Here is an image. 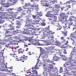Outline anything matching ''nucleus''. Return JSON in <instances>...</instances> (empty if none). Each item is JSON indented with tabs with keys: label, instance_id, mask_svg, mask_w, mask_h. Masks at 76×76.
<instances>
[{
	"label": "nucleus",
	"instance_id": "f257e3e1",
	"mask_svg": "<svg viewBox=\"0 0 76 76\" xmlns=\"http://www.w3.org/2000/svg\"><path fill=\"white\" fill-rule=\"evenodd\" d=\"M32 22V19H29V20L28 21V22H26V24H25V26L24 28H23V29H24V30L26 29V31L28 30L27 29H32V28L31 27H29L31 26L32 27H34L33 25L31 23Z\"/></svg>",
	"mask_w": 76,
	"mask_h": 76
},
{
	"label": "nucleus",
	"instance_id": "f03ea898",
	"mask_svg": "<svg viewBox=\"0 0 76 76\" xmlns=\"http://www.w3.org/2000/svg\"><path fill=\"white\" fill-rule=\"evenodd\" d=\"M74 63L72 64V65L68 66V69H70V70H76V65H75V64H74Z\"/></svg>",
	"mask_w": 76,
	"mask_h": 76
},
{
	"label": "nucleus",
	"instance_id": "7ed1b4c3",
	"mask_svg": "<svg viewBox=\"0 0 76 76\" xmlns=\"http://www.w3.org/2000/svg\"><path fill=\"white\" fill-rule=\"evenodd\" d=\"M52 13V12L51 11H48L46 14V17H50V18H51V16H53V14H51Z\"/></svg>",
	"mask_w": 76,
	"mask_h": 76
},
{
	"label": "nucleus",
	"instance_id": "20e7f679",
	"mask_svg": "<svg viewBox=\"0 0 76 76\" xmlns=\"http://www.w3.org/2000/svg\"><path fill=\"white\" fill-rule=\"evenodd\" d=\"M54 55L55 56L53 57V59H52L53 60V61H57L58 60V57L57 56H56V54H54Z\"/></svg>",
	"mask_w": 76,
	"mask_h": 76
},
{
	"label": "nucleus",
	"instance_id": "39448f33",
	"mask_svg": "<svg viewBox=\"0 0 76 76\" xmlns=\"http://www.w3.org/2000/svg\"><path fill=\"white\" fill-rule=\"evenodd\" d=\"M48 40L51 41V42L54 41V37L52 35H50L48 37Z\"/></svg>",
	"mask_w": 76,
	"mask_h": 76
},
{
	"label": "nucleus",
	"instance_id": "423d86ee",
	"mask_svg": "<svg viewBox=\"0 0 76 76\" xmlns=\"http://www.w3.org/2000/svg\"><path fill=\"white\" fill-rule=\"evenodd\" d=\"M9 32H10V31H9L7 30L6 31L5 34H7L5 35V38H7V37H10L12 36V35L10 34V33H9Z\"/></svg>",
	"mask_w": 76,
	"mask_h": 76
},
{
	"label": "nucleus",
	"instance_id": "0eeeda50",
	"mask_svg": "<svg viewBox=\"0 0 76 76\" xmlns=\"http://www.w3.org/2000/svg\"><path fill=\"white\" fill-rule=\"evenodd\" d=\"M69 56L70 57H76V53L73 52H72L70 53Z\"/></svg>",
	"mask_w": 76,
	"mask_h": 76
},
{
	"label": "nucleus",
	"instance_id": "6e6552de",
	"mask_svg": "<svg viewBox=\"0 0 76 76\" xmlns=\"http://www.w3.org/2000/svg\"><path fill=\"white\" fill-rule=\"evenodd\" d=\"M64 74H65V75H69V73H70V72H68L67 71V69L66 68H64Z\"/></svg>",
	"mask_w": 76,
	"mask_h": 76
},
{
	"label": "nucleus",
	"instance_id": "1a4fd4ad",
	"mask_svg": "<svg viewBox=\"0 0 76 76\" xmlns=\"http://www.w3.org/2000/svg\"><path fill=\"white\" fill-rule=\"evenodd\" d=\"M23 29L24 30V31H22L23 34H29V32L27 31H28V29L27 30H26V29L25 30L24 29Z\"/></svg>",
	"mask_w": 76,
	"mask_h": 76
},
{
	"label": "nucleus",
	"instance_id": "9d476101",
	"mask_svg": "<svg viewBox=\"0 0 76 76\" xmlns=\"http://www.w3.org/2000/svg\"><path fill=\"white\" fill-rule=\"evenodd\" d=\"M8 13H9L10 15H12V16H16V14H15V13L13 12V11L8 12Z\"/></svg>",
	"mask_w": 76,
	"mask_h": 76
},
{
	"label": "nucleus",
	"instance_id": "9b49d317",
	"mask_svg": "<svg viewBox=\"0 0 76 76\" xmlns=\"http://www.w3.org/2000/svg\"><path fill=\"white\" fill-rule=\"evenodd\" d=\"M47 31H46V32L45 33L44 32H43L44 34H43V35L44 36H43V37L41 38L42 39H44V38H45V36H47V35H48V34H47Z\"/></svg>",
	"mask_w": 76,
	"mask_h": 76
},
{
	"label": "nucleus",
	"instance_id": "f8f14e48",
	"mask_svg": "<svg viewBox=\"0 0 76 76\" xmlns=\"http://www.w3.org/2000/svg\"><path fill=\"white\" fill-rule=\"evenodd\" d=\"M60 7H53V10H55V11H58L59 10V9H60Z\"/></svg>",
	"mask_w": 76,
	"mask_h": 76
},
{
	"label": "nucleus",
	"instance_id": "ddd939ff",
	"mask_svg": "<svg viewBox=\"0 0 76 76\" xmlns=\"http://www.w3.org/2000/svg\"><path fill=\"white\" fill-rule=\"evenodd\" d=\"M47 2V0H42L40 1V3L41 4H44L45 3Z\"/></svg>",
	"mask_w": 76,
	"mask_h": 76
},
{
	"label": "nucleus",
	"instance_id": "4468645a",
	"mask_svg": "<svg viewBox=\"0 0 76 76\" xmlns=\"http://www.w3.org/2000/svg\"><path fill=\"white\" fill-rule=\"evenodd\" d=\"M69 59H72L73 61H76V57H69Z\"/></svg>",
	"mask_w": 76,
	"mask_h": 76
},
{
	"label": "nucleus",
	"instance_id": "2eb2a0df",
	"mask_svg": "<svg viewBox=\"0 0 76 76\" xmlns=\"http://www.w3.org/2000/svg\"><path fill=\"white\" fill-rule=\"evenodd\" d=\"M43 61H47L48 63H51V62H54V61L53 60L50 61V60H48V61H47V59H42Z\"/></svg>",
	"mask_w": 76,
	"mask_h": 76
},
{
	"label": "nucleus",
	"instance_id": "dca6fc26",
	"mask_svg": "<svg viewBox=\"0 0 76 76\" xmlns=\"http://www.w3.org/2000/svg\"><path fill=\"white\" fill-rule=\"evenodd\" d=\"M8 26L10 28H11L10 29H8V30L10 29V30H13L15 29L14 28H13V26L12 25L10 24Z\"/></svg>",
	"mask_w": 76,
	"mask_h": 76
},
{
	"label": "nucleus",
	"instance_id": "f3484780",
	"mask_svg": "<svg viewBox=\"0 0 76 76\" xmlns=\"http://www.w3.org/2000/svg\"><path fill=\"white\" fill-rule=\"evenodd\" d=\"M32 73L34 72L33 73H32V74L33 75V74H38V72H37V69H35L34 70H33L32 71Z\"/></svg>",
	"mask_w": 76,
	"mask_h": 76
},
{
	"label": "nucleus",
	"instance_id": "a211bd4d",
	"mask_svg": "<svg viewBox=\"0 0 76 76\" xmlns=\"http://www.w3.org/2000/svg\"><path fill=\"white\" fill-rule=\"evenodd\" d=\"M40 20H33V22H34V23H36L37 24V25L38 24H39V23H38L39 22Z\"/></svg>",
	"mask_w": 76,
	"mask_h": 76
},
{
	"label": "nucleus",
	"instance_id": "6ab92c4d",
	"mask_svg": "<svg viewBox=\"0 0 76 76\" xmlns=\"http://www.w3.org/2000/svg\"><path fill=\"white\" fill-rule=\"evenodd\" d=\"M66 15V14L64 13H61L59 15L62 17V18H64V15Z\"/></svg>",
	"mask_w": 76,
	"mask_h": 76
},
{
	"label": "nucleus",
	"instance_id": "aec40b11",
	"mask_svg": "<svg viewBox=\"0 0 76 76\" xmlns=\"http://www.w3.org/2000/svg\"><path fill=\"white\" fill-rule=\"evenodd\" d=\"M46 32L48 34H54L55 32H53L52 31H46Z\"/></svg>",
	"mask_w": 76,
	"mask_h": 76
},
{
	"label": "nucleus",
	"instance_id": "412c9836",
	"mask_svg": "<svg viewBox=\"0 0 76 76\" xmlns=\"http://www.w3.org/2000/svg\"><path fill=\"white\" fill-rule=\"evenodd\" d=\"M39 69V67L38 66L37 67V64H36V65L35 66V67H32V69Z\"/></svg>",
	"mask_w": 76,
	"mask_h": 76
},
{
	"label": "nucleus",
	"instance_id": "4be33fe9",
	"mask_svg": "<svg viewBox=\"0 0 76 76\" xmlns=\"http://www.w3.org/2000/svg\"><path fill=\"white\" fill-rule=\"evenodd\" d=\"M62 34L64 35V36H67V31H63L62 32Z\"/></svg>",
	"mask_w": 76,
	"mask_h": 76
},
{
	"label": "nucleus",
	"instance_id": "5701e85b",
	"mask_svg": "<svg viewBox=\"0 0 76 76\" xmlns=\"http://www.w3.org/2000/svg\"><path fill=\"white\" fill-rule=\"evenodd\" d=\"M39 16H42V14L39 15L38 14L36 15V19H40V18L39 17Z\"/></svg>",
	"mask_w": 76,
	"mask_h": 76
},
{
	"label": "nucleus",
	"instance_id": "b1692460",
	"mask_svg": "<svg viewBox=\"0 0 76 76\" xmlns=\"http://www.w3.org/2000/svg\"><path fill=\"white\" fill-rule=\"evenodd\" d=\"M69 75H72L71 76H76V75H75V74H73V71H69Z\"/></svg>",
	"mask_w": 76,
	"mask_h": 76
},
{
	"label": "nucleus",
	"instance_id": "393cba45",
	"mask_svg": "<svg viewBox=\"0 0 76 76\" xmlns=\"http://www.w3.org/2000/svg\"><path fill=\"white\" fill-rule=\"evenodd\" d=\"M41 54H45L46 53H46V52H45V50H41Z\"/></svg>",
	"mask_w": 76,
	"mask_h": 76
},
{
	"label": "nucleus",
	"instance_id": "a878e982",
	"mask_svg": "<svg viewBox=\"0 0 76 76\" xmlns=\"http://www.w3.org/2000/svg\"><path fill=\"white\" fill-rule=\"evenodd\" d=\"M54 67V66L53 64H50L49 65V68L50 69H53V68Z\"/></svg>",
	"mask_w": 76,
	"mask_h": 76
},
{
	"label": "nucleus",
	"instance_id": "bb28decb",
	"mask_svg": "<svg viewBox=\"0 0 76 76\" xmlns=\"http://www.w3.org/2000/svg\"><path fill=\"white\" fill-rule=\"evenodd\" d=\"M4 18H1L0 19V23L1 24V23H3L4 22Z\"/></svg>",
	"mask_w": 76,
	"mask_h": 76
},
{
	"label": "nucleus",
	"instance_id": "cd10ccee",
	"mask_svg": "<svg viewBox=\"0 0 76 76\" xmlns=\"http://www.w3.org/2000/svg\"><path fill=\"white\" fill-rule=\"evenodd\" d=\"M51 70H52V71H54V72H57V71H58V70H57V68L56 67L51 69Z\"/></svg>",
	"mask_w": 76,
	"mask_h": 76
},
{
	"label": "nucleus",
	"instance_id": "c85d7f7f",
	"mask_svg": "<svg viewBox=\"0 0 76 76\" xmlns=\"http://www.w3.org/2000/svg\"><path fill=\"white\" fill-rule=\"evenodd\" d=\"M70 39H71V41H72V44L73 45H74L75 43V41L74 39L72 37H70Z\"/></svg>",
	"mask_w": 76,
	"mask_h": 76
},
{
	"label": "nucleus",
	"instance_id": "c756f323",
	"mask_svg": "<svg viewBox=\"0 0 76 76\" xmlns=\"http://www.w3.org/2000/svg\"><path fill=\"white\" fill-rule=\"evenodd\" d=\"M70 38H72V37H73V38H75V36L74 35V34L73 33H71V34L70 35Z\"/></svg>",
	"mask_w": 76,
	"mask_h": 76
},
{
	"label": "nucleus",
	"instance_id": "7c9ffc66",
	"mask_svg": "<svg viewBox=\"0 0 76 76\" xmlns=\"http://www.w3.org/2000/svg\"><path fill=\"white\" fill-rule=\"evenodd\" d=\"M31 7H38V5H36L35 4H33V5H31Z\"/></svg>",
	"mask_w": 76,
	"mask_h": 76
},
{
	"label": "nucleus",
	"instance_id": "2f4dec72",
	"mask_svg": "<svg viewBox=\"0 0 76 76\" xmlns=\"http://www.w3.org/2000/svg\"><path fill=\"white\" fill-rule=\"evenodd\" d=\"M36 45H44L42 44H40L39 42H37L36 43Z\"/></svg>",
	"mask_w": 76,
	"mask_h": 76
},
{
	"label": "nucleus",
	"instance_id": "473e14b6",
	"mask_svg": "<svg viewBox=\"0 0 76 76\" xmlns=\"http://www.w3.org/2000/svg\"><path fill=\"white\" fill-rule=\"evenodd\" d=\"M26 57V56H25V55H23V56H22L21 57V58H23V60H27V58H25Z\"/></svg>",
	"mask_w": 76,
	"mask_h": 76
},
{
	"label": "nucleus",
	"instance_id": "72a5a7b5",
	"mask_svg": "<svg viewBox=\"0 0 76 76\" xmlns=\"http://www.w3.org/2000/svg\"><path fill=\"white\" fill-rule=\"evenodd\" d=\"M51 18H52V20L53 19H54L55 20L57 19V17L56 16H54L52 15V16H51Z\"/></svg>",
	"mask_w": 76,
	"mask_h": 76
},
{
	"label": "nucleus",
	"instance_id": "f704fd0d",
	"mask_svg": "<svg viewBox=\"0 0 76 76\" xmlns=\"http://www.w3.org/2000/svg\"><path fill=\"white\" fill-rule=\"evenodd\" d=\"M61 18H62V19L64 22H67V18H66L64 17H61Z\"/></svg>",
	"mask_w": 76,
	"mask_h": 76
},
{
	"label": "nucleus",
	"instance_id": "c9c22d12",
	"mask_svg": "<svg viewBox=\"0 0 76 76\" xmlns=\"http://www.w3.org/2000/svg\"><path fill=\"white\" fill-rule=\"evenodd\" d=\"M44 57L45 58H47L48 57V54L46 53V54H44Z\"/></svg>",
	"mask_w": 76,
	"mask_h": 76
},
{
	"label": "nucleus",
	"instance_id": "e433bc0d",
	"mask_svg": "<svg viewBox=\"0 0 76 76\" xmlns=\"http://www.w3.org/2000/svg\"><path fill=\"white\" fill-rule=\"evenodd\" d=\"M62 51H63L64 54H67V52L66 51V49L62 50Z\"/></svg>",
	"mask_w": 76,
	"mask_h": 76
},
{
	"label": "nucleus",
	"instance_id": "4c0bfd02",
	"mask_svg": "<svg viewBox=\"0 0 76 76\" xmlns=\"http://www.w3.org/2000/svg\"><path fill=\"white\" fill-rule=\"evenodd\" d=\"M1 0L0 4H1V5H3L4 4V3H3V2H4L5 1V0H0V1Z\"/></svg>",
	"mask_w": 76,
	"mask_h": 76
},
{
	"label": "nucleus",
	"instance_id": "58836bf2",
	"mask_svg": "<svg viewBox=\"0 0 76 76\" xmlns=\"http://www.w3.org/2000/svg\"><path fill=\"white\" fill-rule=\"evenodd\" d=\"M55 2L56 1H50L49 3H50V4H54Z\"/></svg>",
	"mask_w": 76,
	"mask_h": 76
},
{
	"label": "nucleus",
	"instance_id": "ea45409f",
	"mask_svg": "<svg viewBox=\"0 0 76 76\" xmlns=\"http://www.w3.org/2000/svg\"><path fill=\"white\" fill-rule=\"evenodd\" d=\"M63 51L62 50H59L58 52H56V53H57L58 54H61L62 53V52Z\"/></svg>",
	"mask_w": 76,
	"mask_h": 76
},
{
	"label": "nucleus",
	"instance_id": "a19ab883",
	"mask_svg": "<svg viewBox=\"0 0 76 76\" xmlns=\"http://www.w3.org/2000/svg\"><path fill=\"white\" fill-rule=\"evenodd\" d=\"M43 74L45 76H47L48 75V73L46 71H44L43 72Z\"/></svg>",
	"mask_w": 76,
	"mask_h": 76
},
{
	"label": "nucleus",
	"instance_id": "79ce46f5",
	"mask_svg": "<svg viewBox=\"0 0 76 76\" xmlns=\"http://www.w3.org/2000/svg\"><path fill=\"white\" fill-rule=\"evenodd\" d=\"M4 10V8L3 7H2L1 6L0 7V11H1V12H3Z\"/></svg>",
	"mask_w": 76,
	"mask_h": 76
},
{
	"label": "nucleus",
	"instance_id": "37998d69",
	"mask_svg": "<svg viewBox=\"0 0 76 76\" xmlns=\"http://www.w3.org/2000/svg\"><path fill=\"white\" fill-rule=\"evenodd\" d=\"M61 39L62 40H63V41H62V42H64L66 40L65 39H64V37H61Z\"/></svg>",
	"mask_w": 76,
	"mask_h": 76
},
{
	"label": "nucleus",
	"instance_id": "c03bdc74",
	"mask_svg": "<svg viewBox=\"0 0 76 76\" xmlns=\"http://www.w3.org/2000/svg\"><path fill=\"white\" fill-rule=\"evenodd\" d=\"M21 13L22 14V15H25V11H21Z\"/></svg>",
	"mask_w": 76,
	"mask_h": 76
},
{
	"label": "nucleus",
	"instance_id": "a18cd8bd",
	"mask_svg": "<svg viewBox=\"0 0 76 76\" xmlns=\"http://www.w3.org/2000/svg\"><path fill=\"white\" fill-rule=\"evenodd\" d=\"M18 33V31H14V32H13V34L14 35H16V34H17Z\"/></svg>",
	"mask_w": 76,
	"mask_h": 76
},
{
	"label": "nucleus",
	"instance_id": "49530a36",
	"mask_svg": "<svg viewBox=\"0 0 76 76\" xmlns=\"http://www.w3.org/2000/svg\"><path fill=\"white\" fill-rule=\"evenodd\" d=\"M73 18H70L69 19V21H70V22H73Z\"/></svg>",
	"mask_w": 76,
	"mask_h": 76
},
{
	"label": "nucleus",
	"instance_id": "de8ad7c7",
	"mask_svg": "<svg viewBox=\"0 0 76 76\" xmlns=\"http://www.w3.org/2000/svg\"><path fill=\"white\" fill-rule=\"evenodd\" d=\"M42 26H45L46 25L45 23L44 22H43L41 23Z\"/></svg>",
	"mask_w": 76,
	"mask_h": 76
},
{
	"label": "nucleus",
	"instance_id": "09e8293b",
	"mask_svg": "<svg viewBox=\"0 0 76 76\" xmlns=\"http://www.w3.org/2000/svg\"><path fill=\"white\" fill-rule=\"evenodd\" d=\"M4 18L7 19H10V18L9 17H7V16L5 17Z\"/></svg>",
	"mask_w": 76,
	"mask_h": 76
},
{
	"label": "nucleus",
	"instance_id": "8fccbe9b",
	"mask_svg": "<svg viewBox=\"0 0 76 76\" xmlns=\"http://www.w3.org/2000/svg\"><path fill=\"white\" fill-rule=\"evenodd\" d=\"M9 10H16V9H15V8H10L9 9Z\"/></svg>",
	"mask_w": 76,
	"mask_h": 76
},
{
	"label": "nucleus",
	"instance_id": "3c124183",
	"mask_svg": "<svg viewBox=\"0 0 76 76\" xmlns=\"http://www.w3.org/2000/svg\"><path fill=\"white\" fill-rule=\"evenodd\" d=\"M26 6L28 7L30 6V3H28L27 4H25Z\"/></svg>",
	"mask_w": 76,
	"mask_h": 76
},
{
	"label": "nucleus",
	"instance_id": "603ef678",
	"mask_svg": "<svg viewBox=\"0 0 76 76\" xmlns=\"http://www.w3.org/2000/svg\"><path fill=\"white\" fill-rule=\"evenodd\" d=\"M21 25H18L16 27V28H21Z\"/></svg>",
	"mask_w": 76,
	"mask_h": 76
},
{
	"label": "nucleus",
	"instance_id": "864d4df0",
	"mask_svg": "<svg viewBox=\"0 0 76 76\" xmlns=\"http://www.w3.org/2000/svg\"><path fill=\"white\" fill-rule=\"evenodd\" d=\"M45 29H46V30H50V26H48V27H46Z\"/></svg>",
	"mask_w": 76,
	"mask_h": 76
},
{
	"label": "nucleus",
	"instance_id": "5fc2aeb1",
	"mask_svg": "<svg viewBox=\"0 0 76 76\" xmlns=\"http://www.w3.org/2000/svg\"><path fill=\"white\" fill-rule=\"evenodd\" d=\"M17 25H21V24L19 21H17L16 23Z\"/></svg>",
	"mask_w": 76,
	"mask_h": 76
},
{
	"label": "nucleus",
	"instance_id": "6e6d98bb",
	"mask_svg": "<svg viewBox=\"0 0 76 76\" xmlns=\"http://www.w3.org/2000/svg\"><path fill=\"white\" fill-rule=\"evenodd\" d=\"M72 31L75 32H76V27H73V28Z\"/></svg>",
	"mask_w": 76,
	"mask_h": 76
},
{
	"label": "nucleus",
	"instance_id": "4d7b16f0",
	"mask_svg": "<svg viewBox=\"0 0 76 76\" xmlns=\"http://www.w3.org/2000/svg\"><path fill=\"white\" fill-rule=\"evenodd\" d=\"M51 70V69H50L49 68H48V69L46 70V72H50Z\"/></svg>",
	"mask_w": 76,
	"mask_h": 76
},
{
	"label": "nucleus",
	"instance_id": "13d9d810",
	"mask_svg": "<svg viewBox=\"0 0 76 76\" xmlns=\"http://www.w3.org/2000/svg\"><path fill=\"white\" fill-rule=\"evenodd\" d=\"M62 58H63L62 59L63 60H66L67 58L66 57V56H64Z\"/></svg>",
	"mask_w": 76,
	"mask_h": 76
},
{
	"label": "nucleus",
	"instance_id": "bf43d9fd",
	"mask_svg": "<svg viewBox=\"0 0 76 76\" xmlns=\"http://www.w3.org/2000/svg\"><path fill=\"white\" fill-rule=\"evenodd\" d=\"M55 6L56 7L60 8V4H57V5H55Z\"/></svg>",
	"mask_w": 76,
	"mask_h": 76
},
{
	"label": "nucleus",
	"instance_id": "052dcab7",
	"mask_svg": "<svg viewBox=\"0 0 76 76\" xmlns=\"http://www.w3.org/2000/svg\"><path fill=\"white\" fill-rule=\"evenodd\" d=\"M4 64H3V66H2L3 67H4L5 68H7V65H6L5 64H4Z\"/></svg>",
	"mask_w": 76,
	"mask_h": 76
},
{
	"label": "nucleus",
	"instance_id": "680f3d73",
	"mask_svg": "<svg viewBox=\"0 0 76 76\" xmlns=\"http://www.w3.org/2000/svg\"><path fill=\"white\" fill-rule=\"evenodd\" d=\"M67 7L68 8H71V5H66Z\"/></svg>",
	"mask_w": 76,
	"mask_h": 76
},
{
	"label": "nucleus",
	"instance_id": "e2e57ef3",
	"mask_svg": "<svg viewBox=\"0 0 76 76\" xmlns=\"http://www.w3.org/2000/svg\"><path fill=\"white\" fill-rule=\"evenodd\" d=\"M65 8H66V7H61V10H63V9H64Z\"/></svg>",
	"mask_w": 76,
	"mask_h": 76
},
{
	"label": "nucleus",
	"instance_id": "0e129e2a",
	"mask_svg": "<svg viewBox=\"0 0 76 76\" xmlns=\"http://www.w3.org/2000/svg\"><path fill=\"white\" fill-rule=\"evenodd\" d=\"M48 19L49 20H53L52 18L50 17H49V18H48Z\"/></svg>",
	"mask_w": 76,
	"mask_h": 76
},
{
	"label": "nucleus",
	"instance_id": "69168bd1",
	"mask_svg": "<svg viewBox=\"0 0 76 76\" xmlns=\"http://www.w3.org/2000/svg\"><path fill=\"white\" fill-rule=\"evenodd\" d=\"M4 73L2 72H0V76H2Z\"/></svg>",
	"mask_w": 76,
	"mask_h": 76
},
{
	"label": "nucleus",
	"instance_id": "338daca9",
	"mask_svg": "<svg viewBox=\"0 0 76 76\" xmlns=\"http://www.w3.org/2000/svg\"><path fill=\"white\" fill-rule=\"evenodd\" d=\"M3 13L1 12H0V16H3Z\"/></svg>",
	"mask_w": 76,
	"mask_h": 76
},
{
	"label": "nucleus",
	"instance_id": "774afa93",
	"mask_svg": "<svg viewBox=\"0 0 76 76\" xmlns=\"http://www.w3.org/2000/svg\"><path fill=\"white\" fill-rule=\"evenodd\" d=\"M30 76H36V74H33L32 75H31Z\"/></svg>",
	"mask_w": 76,
	"mask_h": 76
}]
</instances>
